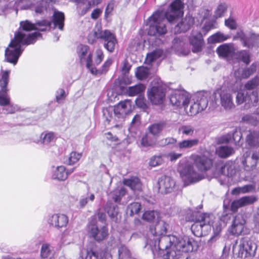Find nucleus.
I'll return each instance as SVG.
<instances>
[{"instance_id": "obj_7", "label": "nucleus", "mask_w": 259, "mask_h": 259, "mask_svg": "<svg viewBox=\"0 0 259 259\" xmlns=\"http://www.w3.org/2000/svg\"><path fill=\"white\" fill-rule=\"evenodd\" d=\"M101 38L105 41L104 46L109 52H112L114 50L117 44V40L114 35L108 30L102 31L100 26L96 27L93 33L88 36V41L93 44L96 39Z\"/></svg>"}, {"instance_id": "obj_56", "label": "nucleus", "mask_w": 259, "mask_h": 259, "mask_svg": "<svg viewBox=\"0 0 259 259\" xmlns=\"http://www.w3.org/2000/svg\"><path fill=\"white\" fill-rule=\"evenodd\" d=\"M49 6L46 0H41V1L37 5L35 11L36 13L41 14L45 11H47V7Z\"/></svg>"}, {"instance_id": "obj_35", "label": "nucleus", "mask_w": 259, "mask_h": 259, "mask_svg": "<svg viewBox=\"0 0 259 259\" xmlns=\"http://www.w3.org/2000/svg\"><path fill=\"white\" fill-rule=\"evenodd\" d=\"M242 121L252 125H257L259 121V108L252 114L244 115L242 118Z\"/></svg>"}, {"instance_id": "obj_27", "label": "nucleus", "mask_w": 259, "mask_h": 259, "mask_svg": "<svg viewBox=\"0 0 259 259\" xmlns=\"http://www.w3.org/2000/svg\"><path fill=\"white\" fill-rule=\"evenodd\" d=\"M55 251L54 247L51 244L45 243L41 245L40 256L42 259H51L54 257Z\"/></svg>"}, {"instance_id": "obj_54", "label": "nucleus", "mask_w": 259, "mask_h": 259, "mask_svg": "<svg viewBox=\"0 0 259 259\" xmlns=\"http://www.w3.org/2000/svg\"><path fill=\"white\" fill-rule=\"evenodd\" d=\"M227 9V6L226 4H221L219 5L214 12V17L215 18L222 17L224 16Z\"/></svg>"}, {"instance_id": "obj_51", "label": "nucleus", "mask_w": 259, "mask_h": 259, "mask_svg": "<svg viewBox=\"0 0 259 259\" xmlns=\"http://www.w3.org/2000/svg\"><path fill=\"white\" fill-rule=\"evenodd\" d=\"M179 131L180 133L183 135L191 136L194 134V128L191 125H182L179 128Z\"/></svg>"}, {"instance_id": "obj_52", "label": "nucleus", "mask_w": 259, "mask_h": 259, "mask_svg": "<svg viewBox=\"0 0 259 259\" xmlns=\"http://www.w3.org/2000/svg\"><path fill=\"white\" fill-rule=\"evenodd\" d=\"M105 209L107 211V212L109 216L111 218L114 219L117 215V210L116 206L112 205L110 202L107 203L106 208Z\"/></svg>"}, {"instance_id": "obj_15", "label": "nucleus", "mask_w": 259, "mask_h": 259, "mask_svg": "<svg viewBox=\"0 0 259 259\" xmlns=\"http://www.w3.org/2000/svg\"><path fill=\"white\" fill-rule=\"evenodd\" d=\"M88 231L89 235L98 241L103 240L108 235L107 227L105 225L99 226L94 222L89 224Z\"/></svg>"}, {"instance_id": "obj_31", "label": "nucleus", "mask_w": 259, "mask_h": 259, "mask_svg": "<svg viewBox=\"0 0 259 259\" xmlns=\"http://www.w3.org/2000/svg\"><path fill=\"white\" fill-rule=\"evenodd\" d=\"M217 52L220 56L228 57L232 56L234 49L232 45L224 44L218 47Z\"/></svg>"}, {"instance_id": "obj_16", "label": "nucleus", "mask_w": 259, "mask_h": 259, "mask_svg": "<svg viewBox=\"0 0 259 259\" xmlns=\"http://www.w3.org/2000/svg\"><path fill=\"white\" fill-rule=\"evenodd\" d=\"M234 39L240 40L244 47L251 48L259 42V34L250 32L249 36H247L242 30H240L236 32Z\"/></svg>"}, {"instance_id": "obj_1", "label": "nucleus", "mask_w": 259, "mask_h": 259, "mask_svg": "<svg viewBox=\"0 0 259 259\" xmlns=\"http://www.w3.org/2000/svg\"><path fill=\"white\" fill-rule=\"evenodd\" d=\"M64 19L63 13L55 11L52 22L42 20L37 22L36 24H33L28 20L21 21L20 23L19 31L15 33L14 38L12 39L9 47L5 51V57L7 61L15 65L23 51L21 46L33 44L37 38L41 37L39 32L30 33L29 31L32 30L46 31L51 28L52 25H53V28L58 27L60 30H63Z\"/></svg>"}, {"instance_id": "obj_17", "label": "nucleus", "mask_w": 259, "mask_h": 259, "mask_svg": "<svg viewBox=\"0 0 259 259\" xmlns=\"http://www.w3.org/2000/svg\"><path fill=\"white\" fill-rule=\"evenodd\" d=\"M189 94L185 92L177 91L172 94L169 98L170 103L179 107H183L186 105L189 101Z\"/></svg>"}, {"instance_id": "obj_46", "label": "nucleus", "mask_w": 259, "mask_h": 259, "mask_svg": "<svg viewBox=\"0 0 259 259\" xmlns=\"http://www.w3.org/2000/svg\"><path fill=\"white\" fill-rule=\"evenodd\" d=\"M254 189V186L252 185L249 184L245 185L241 187L236 188L232 191V193L234 194H237L240 193H246L253 191Z\"/></svg>"}, {"instance_id": "obj_61", "label": "nucleus", "mask_w": 259, "mask_h": 259, "mask_svg": "<svg viewBox=\"0 0 259 259\" xmlns=\"http://www.w3.org/2000/svg\"><path fill=\"white\" fill-rule=\"evenodd\" d=\"M136 103L139 108L146 109L147 108V104L146 99L143 96H139L136 100Z\"/></svg>"}, {"instance_id": "obj_60", "label": "nucleus", "mask_w": 259, "mask_h": 259, "mask_svg": "<svg viewBox=\"0 0 259 259\" xmlns=\"http://www.w3.org/2000/svg\"><path fill=\"white\" fill-rule=\"evenodd\" d=\"M66 95L65 91L62 89H58L56 94V102L58 103H61L66 98Z\"/></svg>"}, {"instance_id": "obj_3", "label": "nucleus", "mask_w": 259, "mask_h": 259, "mask_svg": "<svg viewBox=\"0 0 259 259\" xmlns=\"http://www.w3.org/2000/svg\"><path fill=\"white\" fill-rule=\"evenodd\" d=\"M183 4L181 0H175L168 9L164 12L158 10L148 19V34L152 36H159L167 32L165 18L170 24L175 23L183 15Z\"/></svg>"}, {"instance_id": "obj_30", "label": "nucleus", "mask_w": 259, "mask_h": 259, "mask_svg": "<svg viewBox=\"0 0 259 259\" xmlns=\"http://www.w3.org/2000/svg\"><path fill=\"white\" fill-rule=\"evenodd\" d=\"M215 152L220 157L226 158L233 155L235 153V150L231 146L221 145L216 148Z\"/></svg>"}, {"instance_id": "obj_43", "label": "nucleus", "mask_w": 259, "mask_h": 259, "mask_svg": "<svg viewBox=\"0 0 259 259\" xmlns=\"http://www.w3.org/2000/svg\"><path fill=\"white\" fill-rule=\"evenodd\" d=\"M162 55L163 51L161 50H156L147 55L145 60V62L148 64H150L156 59L161 57Z\"/></svg>"}, {"instance_id": "obj_26", "label": "nucleus", "mask_w": 259, "mask_h": 259, "mask_svg": "<svg viewBox=\"0 0 259 259\" xmlns=\"http://www.w3.org/2000/svg\"><path fill=\"white\" fill-rule=\"evenodd\" d=\"M194 23V19L192 16H186L185 18L182 19L175 28L176 33H181L187 31L190 26Z\"/></svg>"}, {"instance_id": "obj_53", "label": "nucleus", "mask_w": 259, "mask_h": 259, "mask_svg": "<svg viewBox=\"0 0 259 259\" xmlns=\"http://www.w3.org/2000/svg\"><path fill=\"white\" fill-rule=\"evenodd\" d=\"M259 84V78L255 77L247 81L244 85L245 90L250 91L256 88Z\"/></svg>"}, {"instance_id": "obj_10", "label": "nucleus", "mask_w": 259, "mask_h": 259, "mask_svg": "<svg viewBox=\"0 0 259 259\" xmlns=\"http://www.w3.org/2000/svg\"><path fill=\"white\" fill-rule=\"evenodd\" d=\"M208 105V95L207 94H199L194 96L185 106L186 112L191 116L195 115L198 112L204 110Z\"/></svg>"}, {"instance_id": "obj_4", "label": "nucleus", "mask_w": 259, "mask_h": 259, "mask_svg": "<svg viewBox=\"0 0 259 259\" xmlns=\"http://www.w3.org/2000/svg\"><path fill=\"white\" fill-rule=\"evenodd\" d=\"M231 218V214L223 215L220 219H216L212 214L201 213L197 214L195 223L191 226V230L197 237L206 235L212 228L213 235L210 238L209 242L217 240L218 237L228 221Z\"/></svg>"}, {"instance_id": "obj_45", "label": "nucleus", "mask_w": 259, "mask_h": 259, "mask_svg": "<svg viewBox=\"0 0 259 259\" xmlns=\"http://www.w3.org/2000/svg\"><path fill=\"white\" fill-rule=\"evenodd\" d=\"M141 209V205L138 202H133L129 204L127 207L126 212L131 216L139 212Z\"/></svg>"}, {"instance_id": "obj_63", "label": "nucleus", "mask_w": 259, "mask_h": 259, "mask_svg": "<svg viewBox=\"0 0 259 259\" xmlns=\"http://www.w3.org/2000/svg\"><path fill=\"white\" fill-rule=\"evenodd\" d=\"M258 66V65L257 63H252L249 68L245 69L247 73L246 76H248V77L256 71Z\"/></svg>"}, {"instance_id": "obj_50", "label": "nucleus", "mask_w": 259, "mask_h": 259, "mask_svg": "<svg viewBox=\"0 0 259 259\" xmlns=\"http://www.w3.org/2000/svg\"><path fill=\"white\" fill-rule=\"evenodd\" d=\"M227 39V37L223 33L218 32L209 37L208 41L211 43H215L224 41Z\"/></svg>"}, {"instance_id": "obj_48", "label": "nucleus", "mask_w": 259, "mask_h": 259, "mask_svg": "<svg viewBox=\"0 0 259 259\" xmlns=\"http://www.w3.org/2000/svg\"><path fill=\"white\" fill-rule=\"evenodd\" d=\"M163 162L164 160L162 155H155L150 158L149 165L152 167H155L161 165Z\"/></svg>"}, {"instance_id": "obj_24", "label": "nucleus", "mask_w": 259, "mask_h": 259, "mask_svg": "<svg viewBox=\"0 0 259 259\" xmlns=\"http://www.w3.org/2000/svg\"><path fill=\"white\" fill-rule=\"evenodd\" d=\"M256 201V197L253 195L243 197L232 202L231 206V210L235 212L239 207L251 204Z\"/></svg>"}, {"instance_id": "obj_20", "label": "nucleus", "mask_w": 259, "mask_h": 259, "mask_svg": "<svg viewBox=\"0 0 259 259\" xmlns=\"http://www.w3.org/2000/svg\"><path fill=\"white\" fill-rule=\"evenodd\" d=\"M68 221V217L63 213H55L50 216L48 219V223L57 228L66 227Z\"/></svg>"}, {"instance_id": "obj_33", "label": "nucleus", "mask_w": 259, "mask_h": 259, "mask_svg": "<svg viewBox=\"0 0 259 259\" xmlns=\"http://www.w3.org/2000/svg\"><path fill=\"white\" fill-rule=\"evenodd\" d=\"M40 142L44 146H48L52 143L55 142L56 135L52 132H44L41 133L40 137Z\"/></svg>"}, {"instance_id": "obj_22", "label": "nucleus", "mask_w": 259, "mask_h": 259, "mask_svg": "<svg viewBox=\"0 0 259 259\" xmlns=\"http://www.w3.org/2000/svg\"><path fill=\"white\" fill-rule=\"evenodd\" d=\"M101 0H76L77 10L78 14L84 15L94 6L100 4Z\"/></svg>"}, {"instance_id": "obj_40", "label": "nucleus", "mask_w": 259, "mask_h": 259, "mask_svg": "<svg viewBox=\"0 0 259 259\" xmlns=\"http://www.w3.org/2000/svg\"><path fill=\"white\" fill-rule=\"evenodd\" d=\"M246 142L251 147L259 145V131L249 133L246 137Z\"/></svg>"}, {"instance_id": "obj_41", "label": "nucleus", "mask_w": 259, "mask_h": 259, "mask_svg": "<svg viewBox=\"0 0 259 259\" xmlns=\"http://www.w3.org/2000/svg\"><path fill=\"white\" fill-rule=\"evenodd\" d=\"M136 77L140 80L147 78L149 75V70L147 67L140 66L137 68L135 72Z\"/></svg>"}, {"instance_id": "obj_6", "label": "nucleus", "mask_w": 259, "mask_h": 259, "mask_svg": "<svg viewBox=\"0 0 259 259\" xmlns=\"http://www.w3.org/2000/svg\"><path fill=\"white\" fill-rule=\"evenodd\" d=\"M134 109L130 100H124L114 106H110L103 110V116L109 123L112 120L118 122V126L124 120L126 116L132 112Z\"/></svg>"}, {"instance_id": "obj_39", "label": "nucleus", "mask_w": 259, "mask_h": 259, "mask_svg": "<svg viewBox=\"0 0 259 259\" xmlns=\"http://www.w3.org/2000/svg\"><path fill=\"white\" fill-rule=\"evenodd\" d=\"M146 89V87L142 83L134 86L130 87L126 90L127 94L130 96H135L143 93Z\"/></svg>"}, {"instance_id": "obj_42", "label": "nucleus", "mask_w": 259, "mask_h": 259, "mask_svg": "<svg viewBox=\"0 0 259 259\" xmlns=\"http://www.w3.org/2000/svg\"><path fill=\"white\" fill-rule=\"evenodd\" d=\"M126 193L125 189L121 187L117 188L110 193V196L114 199L115 202H119L121 197Z\"/></svg>"}, {"instance_id": "obj_62", "label": "nucleus", "mask_w": 259, "mask_h": 259, "mask_svg": "<svg viewBox=\"0 0 259 259\" xmlns=\"http://www.w3.org/2000/svg\"><path fill=\"white\" fill-rule=\"evenodd\" d=\"M177 140L172 137H167L161 139L159 142V145L161 146H165L168 145H171L176 143Z\"/></svg>"}, {"instance_id": "obj_44", "label": "nucleus", "mask_w": 259, "mask_h": 259, "mask_svg": "<svg viewBox=\"0 0 259 259\" xmlns=\"http://www.w3.org/2000/svg\"><path fill=\"white\" fill-rule=\"evenodd\" d=\"M142 219L147 222H151L155 219L158 220L159 213L154 210L146 211L143 214Z\"/></svg>"}, {"instance_id": "obj_36", "label": "nucleus", "mask_w": 259, "mask_h": 259, "mask_svg": "<svg viewBox=\"0 0 259 259\" xmlns=\"http://www.w3.org/2000/svg\"><path fill=\"white\" fill-rule=\"evenodd\" d=\"M165 126V123L160 122L152 124L148 128L149 133L155 136L156 138L160 135Z\"/></svg>"}, {"instance_id": "obj_9", "label": "nucleus", "mask_w": 259, "mask_h": 259, "mask_svg": "<svg viewBox=\"0 0 259 259\" xmlns=\"http://www.w3.org/2000/svg\"><path fill=\"white\" fill-rule=\"evenodd\" d=\"M10 71L3 72L0 79V106H8L7 113H13L17 110V107L11 104V99L8 94L7 85L9 82Z\"/></svg>"}, {"instance_id": "obj_19", "label": "nucleus", "mask_w": 259, "mask_h": 259, "mask_svg": "<svg viewBox=\"0 0 259 259\" xmlns=\"http://www.w3.org/2000/svg\"><path fill=\"white\" fill-rule=\"evenodd\" d=\"M74 170V168L66 169L63 165L53 167L52 170V178L54 180L59 181H65L68 175Z\"/></svg>"}, {"instance_id": "obj_11", "label": "nucleus", "mask_w": 259, "mask_h": 259, "mask_svg": "<svg viewBox=\"0 0 259 259\" xmlns=\"http://www.w3.org/2000/svg\"><path fill=\"white\" fill-rule=\"evenodd\" d=\"M258 101L257 93L252 91L251 93L245 89H240L237 91L236 97V102L237 105L245 103L244 108L247 109L254 106Z\"/></svg>"}, {"instance_id": "obj_57", "label": "nucleus", "mask_w": 259, "mask_h": 259, "mask_svg": "<svg viewBox=\"0 0 259 259\" xmlns=\"http://www.w3.org/2000/svg\"><path fill=\"white\" fill-rule=\"evenodd\" d=\"M112 62H113V61H112V59L111 58L108 59L105 61V62L104 63V64L103 65L101 69H96V70L97 71V72L96 73H92V74H95V75H97V74H102V73H103L104 72H106L108 70L109 66L112 63Z\"/></svg>"}, {"instance_id": "obj_59", "label": "nucleus", "mask_w": 259, "mask_h": 259, "mask_svg": "<svg viewBox=\"0 0 259 259\" xmlns=\"http://www.w3.org/2000/svg\"><path fill=\"white\" fill-rule=\"evenodd\" d=\"M234 75L237 80H240L242 78H248V76H246V75H247V73L245 69H238L237 70L235 71Z\"/></svg>"}, {"instance_id": "obj_5", "label": "nucleus", "mask_w": 259, "mask_h": 259, "mask_svg": "<svg viewBox=\"0 0 259 259\" xmlns=\"http://www.w3.org/2000/svg\"><path fill=\"white\" fill-rule=\"evenodd\" d=\"M190 161L183 164L181 163L179 171L181 177L185 183L188 185L197 182L203 179V176L197 172L194 169L191 162H194L198 169L201 171L207 170L212 165L211 160L206 156L193 154L190 157Z\"/></svg>"}, {"instance_id": "obj_34", "label": "nucleus", "mask_w": 259, "mask_h": 259, "mask_svg": "<svg viewBox=\"0 0 259 259\" xmlns=\"http://www.w3.org/2000/svg\"><path fill=\"white\" fill-rule=\"evenodd\" d=\"M198 143V139H186L179 142L177 144V147L181 150H186L197 146Z\"/></svg>"}, {"instance_id": "obj_8", "label": "nucleus", "mask_w": 259, "mask_h": 259, "mask_svg": "<svg viewBox=\"0 0 259 259\" xmlns=\"http://www.w3.org/2000/svg\"><path fill=\"white\" fill-rule=\"evenodd\" d=\"M257 245L254 243L252 237H243L238 239L233 245V249L234 251H238L239 255L242 257L244 256H254L256 253Z\"/></svg>"}, {"instance_id": "obj_47", "label": "nucleus", "mask_w": 259, "mask_h": 259, "mask_svg": "<svg viewBox=\"0 0 259 259\" xmlns=\"http://www.w3.org/2000/svg\"><path fill=\"white\" fill-rule=\"evenodd\" d=\"M81 153L76 152H72L68 156L66 162L69 165H73L76 163L81 158Z\"/></svg>"}, {"instance_id": "obj_23", "label": "nucleus", "mask_w": 259, "mask_h": 259, "mask_svg": "<svg viewBox=\"0 0 259 259\" xmlns=\"http://www.w3.org/2000/svg\"><path fill=\"white\" fill-rule=\"evenodd\" d=\"M190 44L193 46V52H198L201 50L203 44V39L201 33L198 30H193L189 38Z\"/></svg>"}, {"instance_id": "obj_49", "label": "nucleus", "mask_w": 259, "mask_h": 259, "mask_svg": "<svg viewBox=\"0 0 259 259\" xmlns=\"http://www.w3.org/2000/svg\"><path fill=\"white\" fill-rule=\"evenodd\" d=\"M103 58L104 55L102 50L100 49H97L95 52L94 61H93V67L96 69L95 65H99L102 62Z\"/></svg>"}, {"instance_id": "obj_38", "label": "nucleus", "mask_w": 259, "mask_h": 259, "mask_svg": "<svg viewBox=\"0 0 259 259\" xmlns=\"http://www.w3.org/2000/svg\"><path fill=\"white\" fill-rule=\"evenodd\" d=\"M157 138L149 132L144 135L141 140V145L144 147L152 146L156 142Z\"/></svg>"}, {"instance_id": "obj_37", "label": "nucleus", "mask_w": 259, "mask_h": 259, "mask_svg": "<svg viewBox=\"0 0 259 259\" xmlns=\"http://www.w3.org/2000/svg\"><path fill=\"white\" fill-rule=\"evenodd\" d=\"M235 172L234 166L232 163H226L220 166V173L228 177H233Z\"/></svg>"}, {"instance_id": "obj_29", "label": "nucleus", "mask_w": 259, "mask_h": 259, "mask_svg": "<svg viewBox=\"0 0 259 259\" xmlns=\"http://www.w3.org/2000/svg\"><path fill=\"white\" fill-rule=\"evenodd\" d=\"M232 138L233 139L235 143L239 142L241 139V132L236 131L232 135L231 134H228L223 136L218 139L217 142L219 144L228 143L231 141Z\"/></svg>"}, {"instance_id": "obj_55", "label": "nucleus", "mask_w": 259, "mask_h": 259, "mask_svg": "<svg viewBox=\"0 0 259 259\" xmlns=\"http://www.w3.org/2000/svg\"><path fill=\"white\" fill-rule=\"evenodd\" d=\"M238 58L246 64H248L250 62V54L247 51L242 50L237 53Z\"/></svg>"}, {"instance_id": "obj_18", "label": "nucleus", "mask_w": 259, "mask_h": 259, "mask_svg": "<svg viewBox=\"0 0 259 259\" xmlns=\"http://www.w3.org/2000/svg\"><path fill=\"white\" fill-rule=\"evenodd\" d=\"M158 185L161 193H170L175 189V181L170 177L163 176L159 179Z\"/></svg>"}, {"instance_id": "obj_32", "label": "nucleus", "mask_w": 259, "mask_h": 259, "mask_svg": "<svg viewBox=\"0 0 259 259\" xmlns=\"http://www.w3.org/2000/svg\"><path fill=\"white\" fill-rule=\"evenodd\" d=\"M124 185L129 187L132 190L140 191L141 190L142 184L139 179L136 177L124 179L123 181Z\"/></svg>"}, {"instance_id": "obj_14", "label": "nucleus", "mask_w": 259, "mask_h": 259, "mask_svg": "<svg viewBox=\"0 0 259 259\" xmlns=\"http://www.w3.org/2000/svg\"><path fill=\"white\" fill-rule=\"evenodd\" d=\"M147 96L152 104H162L165 98V89L161 85L153 86L148 90Z\"/></svg>"}, {"instance_id": "obj_12", "label": "nucleus", "mask_w": 259, "mask_h": 259, "mask_svg": "<svg viewBox=\"0 0 259 259\" xmlns=\"http://www.w3.org/2000/svg\"><path fill=\"white\" fill-rule=\"evenodd\" d=\"M76 52L81 63H85L87 68L91 73L97 72L93 67L92 55L89 51V47L87 45H79L77 46Z\"/></svg>"}, {"instance_id": "obj_13", "label": "nucleus", "mask_w": 259, "mask_h": 259, "mask_svg": "<svg viewBox=\"0 0 259 259\" xmlns=\"http://www.w3.org/2000/svg\"><path fill=\"white\" fill-rule=\"evenodd\" d=\"M214 98L220 99V104L226 110H231L235 108L233 96L230 91L219 89L214 93Z\"/></svg>"}, {"instance_id": "obj_2", "label": "nucleus", "mask_w": 259, "mask_h": 259, "mask_svg": "<svg viewBox=\"0 0 259 259\" xmlns=\"http://www.w3.org/2000/svg\"><path fill=\"white\" fill-rule=\"evenodd\" d=\"M167 226L164 221L158 219L155 225L150 226L149 232L153 235V238L149 244L151 246H154L152 248L154 256H158L162 254V252L167 250L168 259H177L184 252L193 250L195 242L192 238L164 235L166 232Z\"/></svg>"}, {"instance_id": "obj_25", "label": "nucleus", "mask_w": 259, "mask_h": 259, "mask_svg": "<svg viewBox=\"0 0 259 259\" xmlns=\"http://www.w3.org/2000/svg\"><path fill=\"white\" fill-rule=\"evenodd\" d=\"M245 223V220L241 214L237 215L230 229V232L233 235H240L243 231Z\"/></svg>"}, {"instance_id": "obj_28", "label": "nucleus", "mask_w": 259, "mask_h": 259, "mask_svg": "<svg viewBox=\"0 0 259 259\" xmlns=\"http://www.w3.org/2000/svg\"><path fill=\"white\" fill-rule=\"evenodd\" d=\"M110 257L111 255L107 250L100 249L96 252L88 251L85 259H108Z\"/></svg>"}, {"instance_id": "obj_21", "label": "nucleus", "mask_w": 259, "mask_h": 259, "mask_svg": "<svg viewBox=\"0 0 259 259\" xmlns=\"http://www.w3.org/2000/svg\"><path fill=\"white\" fill-rule=\"evenodd\" d=\"M259 161V154L254 152L251 156H249L247 153L243 155L242 164L246 170L249 171L255 168Z\"/></svg>"}, {"instance_id": "obj_64", "label": "nucleus", "mask_w": 259, "mask_h": 259, "mask_svg": "<svg viewBox=\"0 0 259 259\" xmlns=\"http://www.w3.org/2000/svg\"><path fill=\"white\" fill-rule=\"evenodd\" d=\"M225 25L231 29H235L237 27L236 23L232 18H229L225 20Z\"/></svg>"}, {"instance_id": "obj_58", "label": "nucleus", "mask_w": 259, "mask_h": 259, "mask_svg": "<svg viewBox=\"0 0 259 259\" xmlns=\"http://www.w3.org/2000/svg\"><path fill=\"white\" fill-rule=\"evenodd\" d=\"M118 255L119 258L130 257L131 256V253L126 246H121L118 249Z\"/></svg>"}]
</instances>
